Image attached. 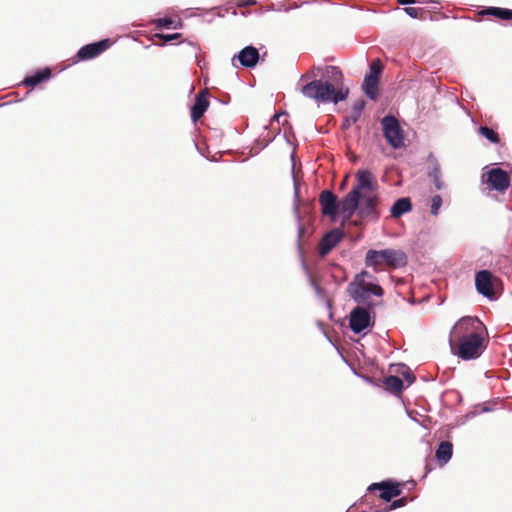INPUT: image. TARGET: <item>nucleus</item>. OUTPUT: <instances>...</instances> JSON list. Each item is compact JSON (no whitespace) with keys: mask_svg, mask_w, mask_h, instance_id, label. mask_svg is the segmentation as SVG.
<instances>
[{"mask_svg":"<svg viewBox=\"0 0 512 512\" xmlns=\"http://www.w3.org/2000/svg\"><path fill=\"white\" fill-rule=\"evenodd\" d=\"M406 503H407V498L402 497L400 499L393 501L392 504L388 507V509L386 511H391V510H395L397 508L403 507L406 505Z\"/></svg>","mask_w":512,"mask_h":512,"instance_id":"obj_32","label":"nucleus"},{"mask_svg":"<svg viewBox=\"0 0 512 512\" xmlns=\"http://www.w3.org/2000/svg\"><path fill=\"white\" fill-rule=\"evenodd\" d=\"M383 136L387 143L394 149H400L404 146L405 135L398 120L387 115L381 120Z\"/></svg>","mask_w":512,"mask_h":512,"instance_id":"obj_6","label":"nucleus"},{"mask_svg":"<svg viewBox=\"0 0 512 512\" xmlns=\"http://www.w3.org/2000/svg\"><path fill=\"white\" fill-rule=\"evenodd\" d=\"M209 92L207 89L200 91L195 96V103L191 107V119L194 123H196L206 112L209 107L208 100Z\"/></svg>","mask_w":512,"mask_h":512,"instance_id":"obj_16","label":"nucleus"},{"mask_svg":"<svg viewBox=\"0 0 512 512\" xmlns=\"http://www.w3.org/2000/svg\"><path fill=\"white\" fill-rule=\"evenodd\" d=\"M368 490H380L381 493L379 497L386 502H390L393 498L398 497L402 492L401 484L391 480L372 483Z\"/></svg>","mask_w":512,"mask_h":512,"instance_id":"obj_12","label":"nucleus"},{"mask_svg":"<svg viewBox=\"0 0 512 512\" xmlns=\"http://www.w3.org/2000/svg\"><path fill=\"white\" fill-rule=\"evenodd\" d=\"M157 38L163 40L164 42H170L172 40H176L181 38V33H174V34H156Z\"/></svg>","mask_w":512,"mask_h":512,"instance_id":"obj_29","label":"nucleus"},{"mask_svg":"<svg viewBox=\"0 0 512 512\" xmlns=\"http://www.w3.org/2000/svg\"><path fill=\"white\" fill-rule=\"evenodd\" d=\"M478 133L485 137L488 141L491 143H499L500 137L496 131L493 129L487 127V126H480L478 129Z\"/></svg>","mask_w":512,"mask_h":512,"instance_id":"obj_25","label":"nucleus"},{"mask_svg":"<svg viewBox=\"0 0 512 512\" xmlns=\"http://www.w3.org/2000/svg\"><path fill=\"white\" fill-rule=\"evenodd\" d=\"M431 176L433 177V181H434V184H435L436 188L437 189H442L443 188V182L440 180V170L438 168H435L432 171Z\"/></svg>","mask_w":512,"mask_h":512,"instance_id":"obj_31","label":"nucleus"},{"mask_svg":"<svg viewBox=\"0 0 512 512\" xmlns=\"http://www.w3.org/2000/svg\"><path fill=\"white\" fill-rule=\"evenodd\" d=\"M355 178L352 190L341 200L340 213L344 221L350 220L356 212L361 194L378 193V181L371 171L360 169Z\"/></svg>","mask_w":512,"mask_h":512,"instance_id":"obj_2","label":"nucleus"},{"mask_svg":"<svg viewBox=\"0 0 512 512\" xmlns=\"http://www.w3.org/2000/svg\"><path fill=\"white\" fill-rule=\"evenodd\" d=\"M480 15L494 16L502 20H512V10L500 7H488L482 10Z\"/></svg>","mask_w":512,"mask_h":512,"instance_id":"obj_23","label":"nucleus"},{"mask_svg":"<svg viewBox=\"0 0 512 512\" xmlns=\"http://www.w3.org/2000/svg\"><path fill=\"white\" fill-rule=\"evenodd\" d=\"M404 378L408 381L409 384H412L415 381V376L411 372H407L404 374Z\"/></svg>","mask_w":512,"mask_h":512,"instance_id":"obj_34","label":"nucleus"},{"mask_svg":"<svg viewBox=\"0 0 512 512\" xmlns=\"http://www.w3.org/2000/svg\"><path fill=\"white\" fill-rule=\"evenodd\" d=\"M320 75H324V68L313 66L308 72L301 76V80H314Z\"/></svg>","mask_w":512,"mask_h":512,"instance_id":"obj_26","label":"nucleus"},{"mask_svg":"<svg viewBox=\"0 0 512 512\" xmlns=\"http://www.w3.org/2000/svg\"><path fill=\"white\" fill-rule=\"evenodd\" d=\"M412 210V202L410 198L404 197L399 198L391 207V217L399 218L404 213L410 212Z\"/></svg>","mask_w":512,"mask_h":512,"instance_id":"obj_20","label":"nucleus"},{"mask_svg":"<svg viewBox=\"0 0 512 512\" xmlns=\"http://www.w3.org/2000/svg\"><path fill=\"white\" fill-rule=\"evenodd\" d=\"M405 12L412 18H422L423 17V9L416 7H406Z\"/></svg>","mask_w":512,"mask_h":512,"instance_id":"obj_28","label":"nucleus"},{"mask_svg":"<svg viewBox=\"0 0 512 512\" xmlns=\"http://www.w3.org/2000/svg\"><path fill=\"white\" fill-rule=\"evenodd\" d=\"M364 108H365V101L364 100L356 101L353 104V106H352L350 114L345 117L342 126L344 128H348L351 125L355 124L359 120V118H360Z\"/></svg>","mask_w":512,"mask_h":512,"instance_id":"obj_19","label":"nucleus"},{"mask_svg":"<svg viewBox=\"0 0 512 512\" xmlns=\"http://www.w3.org/2000/svg\"><path fill=\"white\" fill-rule=\"evenodd\" d=\"M51 76V70L49 68H44L38 72H36L34 75L27 76L23 80V85L25 86H36L43 82L44 80L49 79Z\"/></svg>","mask_w":512,"mask_h":512,"instance_id":"obj_21","label":"nucleus"},{"mask_svg":"<svg viewBox=\"0 0 512 512\" xmlns=\"http://www.w3.org/2000/svg\"><path fill=\"white\" fill-rule=\"evenodd\" d=\"M453 446L452 443L448 441H443L440 443L436 450V458L442 464L447 463L452 457Z\"/></svg>","mask_w":512,"mask_h":512,"instance_id":"obj_24","label":"nucleus"},{"mask_svg":"<svg viewBox=\"0 0 512 512\" xmlns=\"http://www.w3.org/2000/svg\"><path fill=\"white\" fill-rule=\"evenodd\" d=\"M500 284V279L489 270H480L475 274V287L479 294L488 298L495 299L496 287Z\"/></svg>","mask_w":512,"mask_h":512,"instance_id":"obj_7","label":"nucleus"},{"mask_svg":"<svg viewBox=\"0 0 512 512\" xmlns=\"http://www.w3.org/2000/svg\"><path fill=\"white\" fill-rule=\"evenodd\" d=\"M237 58L240 64L247 68L255 67L259 61V51L253 46L243 48L237 56H234L233 61Z\"/></svg>","mask_w":512,"mask_h":512,"instance_id":"obj_17","label":"nucleus"},{"mask_svg":"<svg viewBox=\"0 0 512 512\" xmlns=\"http://www.w3.org/2000/svg\"><path fill=\"white\" fill-rule=\"evenodd\" d=\"M246 4H255V1L247 2Z\"/></svg>","mask_w":512,"mask_h":512,"instance_id":"obj_36","label":"nucleus"},{"mask_svg":"<svg viewBox=\"0 0 512 512\" xmlns=\"http://www.w3.org/2000/svg\"><path fill=\"white\" fill-rule=\"evenodd\" d=\"M449 345L462 360L478 358L486 348L483 323L477 317H462L450 332Z\"/></svg>","mask_w":512,"mask_h":512,"instance_id":"obj_1","label":"nucleus"},{"mask_svg":"<svg viewBox=\"0 0 512 512\" xmlns=\"http://www.w3.org/2000/svg\"><path fill=\"white\" fill-rule=\"evenodd\" d=\"M154 22L158 28H168L173 24L174 21L171 18H159Z\"/></svg>","mask_w":512,"mask_h":512,"instance_id":"obj_30","label":"nucleus"},{"mask_svg":"<svg viewBox=\"0 0 512 512\" xmlns=\"http://www.w3.org/2000/svg\"><path fill=\"white\" fill-rule=\"evenodd\" d=\"M322 214L334 218L340 211L341 201L338 202L337 196L330 190H323L319 195Z\"/></svg>","mask_w":512,"mask_h":512,"instance_id":"obj_13","label":"nucleus"},{"mask_svg":"<svg viewBox=\"0 0 512 512\" xmlns=\"http://www.w3.org/2000/svg\"><path fill=\"white\" fill-rule=\"evenodd\" d=\"M373 307L364 305L356 306L351 312L349 317V327L354 333H361L371 324V315L369 310Z\"/></svg>","mask_w":512,"mask_h":512,"instance_id":"obj_9","label":"nucleus"},{"mask_svg":"<svg viewBox=\"0 0 512 512\" xmlns=\"http://www.w3.org/2000/svg\"><path fill=\"white\" fill-rule=\"evenodd\" d=\"M343 238L340 229H333L323 236L319 243L318 252L321 257L326 256Z\"/></svg>","mask_w":512,"mask_h":512,"instance_id":"obj_15","label":"nucleus"},{"mask_svg":"<svg viewBox=\"0 0 512 512\" xmlns=\"http://www.w3.org/2000/svg\"><path fill=\"white\" fill-rule=\"evenodd\" d=\"M346 293L357 304L374 307L372 297L381 298L384 295V289L378 284L373 274L362 270L348 283Z\"/></svg>","mask_w":512,"mask_h":512,"instance_id":"obj_3","label":"nucleus"},{"mask_svg":"<svg viewBox=\"0 0 512 512\" xmlns=\"http://www.w3.org/2000/svg\"><path fill=\"white\" fill-rule=\"evenodd\" d=\"M110 45L111 43L109 39H104L99 42L87 44L79 49L77 56L81 60L92 59L103 53L105 50H107Z\"/></svg>","mask_w":512,"mask_h":512,"instance_id":"obj_14","label":"nucleus"},{"mask_svg":"<svg viewBox=\"0 0 512 512\" xmlns=\"http://www.w3.org/2000/svg\"><path fill=\"white\" fill-rule=\"evenodd\" d=\"M384 386L385 389L395 395H399L402 393V390L404 388L403 381L398 376H387L384 378Z\"/></svg>","mask_w":512,"mask_h":512,"instance_id":"obj_22","label":"nucleus"},{"mask_svg":"<svg viewBox=\"0 0 512 512\" xmlns=\"http://www.w3.org/2000/svg\"><path fill=\"white\" fill-rule=\"evenodd\" d=\"M383 70V65L379 59L372 61L369 73L365 76L363 90L366 96L372 100L378 97L379 76Z\"/></svg>","mask_w":512,"mask_h":512,"instance_id":"obj_8","label":"nucleus"},{"mask_svg":"<svg viewBox=\"0 0 512 512\" xmlns=\"http://www.w3.org/2000/svg\"><path fill=\"white\" fill-rule=\"evenodd\" d=\"M323 76L326 78L325 81L333 83L337 89L343 88L342 85L344 76L339 67L332 65L325 66Z\"/></svg>","mask_w":512,"mask_h":512,"instance_id":"obj_18","label":"nucleus"},{"mask_svg":"<svg viewBox=\"0 0 512 512\" xmlns=\"http://www.w3.org/2000/svg\"><path fill=\"white\" fill-rule=\"evenodd\" d=\"M378 193L361 194V199L356 211L361 218H371L377 220L380 216L378 210Z\"/></svg>","mask_w":512,"mask_h":512,"instance_id":"obj_10","label":"nucleus"},{"mask_svg":"<svg viewBox=\"0 0 512 512\" xmlns=\"http://www.w3.org/2000/svg\"><path fill=\"white\" fill-rule=\"evenodd\" d=\"M442 205V198L440 195H435L431 199V214L438 215L439 209Z\"/></svg>","mask_w":512,"mask_h":512,"instance_id":"obj_27","label":"nucleus"},{"mask_svg":"<svg viewBox=\"0 0 512 512\" xmlns=\"http://www.w3.org/2000/svg\"><path fill=\"white\" fill-rule=\"evenodd\" d=\"M303 233V228H300V231H299V236H301Z\"/></svg>","mask_w":512,"mask_h":512,"instance_id":"obj_35","label":"nucleus"},{"mask_svg":"<svg viewBox=\"0 0 512 512\" xmlns=\"http://www.w3.org/2000/svg\"><path fill=\"white\" fill-rule=\"evenodd\" d=\"M300 92L306 98L312 99L317 103H338L344 101L349 94L348 88L337 89L336 86L322 79L309 80V82L300 88Z\"/></svg>","mask_w":512,"mask_h":512,"instance_id":"obj_4","label":"nucleus"},{"mask_svg":"<svg viewBox=\"0 0 512 512\" xmlns=\"http://www.w3.org/2000/svg\"><path fill=\"white\" fill-rule=\"evenodd\" d=\"M407 264V256L402 250L384 249L367 251L365 265L372 267L375 272L381 271L383 265L392 269L404 267Z\"/></svg>","mask_w":512,"mask_h":512,"instance_id":"obj_5","label":"nucleus"},{"mask_svg":"<svg viewBox=\"0 0 512 512\" xmlns=\"http://www.w3.org/2000/svg\"><path fill=\"white\" fill-rule=\"evenodd\" d=\"M401 5L414 4L416 2H427V0H397Z\"/></svg>","mask_w":512,"mask_h":512,"instance_id":"obj_33","label":"nucleus"},{"mask_svg":"<svg viewBox=\"0 0 512 512\" xmlns=\"http://www.w3.org/2000/svg\"><path fill=\"white\" fill-rule=\"evenodd\" d=\"M486 182L493 190L503 193L510 186V176L501 168H492L486 173Z\"/></svg>","mask_w":512,"mask_h":512,"instance_id":"obj_11","label":"nucleus"}]
</instances>
